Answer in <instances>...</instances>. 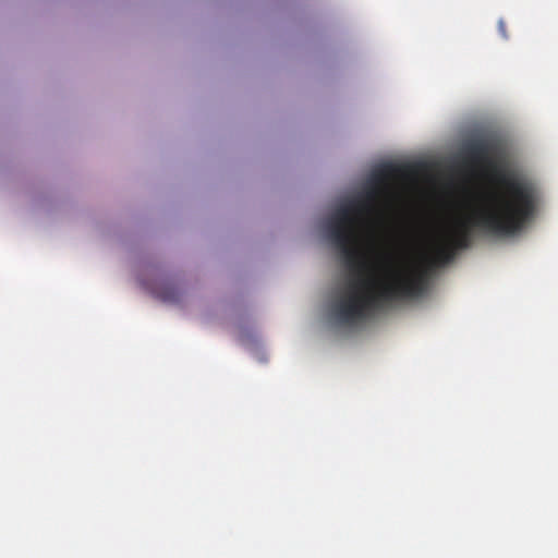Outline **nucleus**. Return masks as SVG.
Here are the masks:
<instances>
[{
    "label": "nucleus",
    "mask_w": 558,
    "mask_h": 558,
    "mask_svg": "<svg viewBox=\"0 0 558 558\" xmlns=\"http://www.w3.org/2000/svg\"><path fill=\"white\" fill-rule=\"evenodd\" d=\"M393 171L392 166L375 171L364 193L341 203L327 220L328 239L350 270L347 288L332 306L333 317L342 325L362 320L371 312L393 302L424 295L432 268L446 264L436 256L437 242L445 231L434 238L432 255H422L421 263L389 267L381 277L371 274V265L361 250L362 228L366 216L379 214L377 204Z\"/></svg>",
    "instance_id": "obj_1"
},
{
    "label": "nucleus",
    "mask_w": 558,
    "mask_h": 558,
    "mask_svg": "<svg viewBox=\"0 0 558 558\" xmlns=\"http://www.w3.org/2000/svg\"><path fill=\"white\" fill-rule=\"evenodd\" d=\"M466 160L472 165H489L492 185L476 194L469 204V214L459 218L436 245V256L449 263L458 248L470 244L471 229L478 228L497 236H512L522 231L534 218L538 191L526 177L500 169L489 160L486 142L477 141L465 148Z\"/></svg>",
    "instance_id": "obj_2"
},
{
    "label": "nucleus",
    "mask_w": 558,
    "mask_h": 558,
    "mask_svg": "<svg viewBox=\"0 0 558 558\" xmlns=\"http://www.w3.org/2000/svg\"><path fill=\"white\" fill-rule=\"evenodd\" d=\"M157 296L163 302H178L180 300V292L178 288L172 284H165L156 292Z\"/></svg>",
    "instance_id": "obj_3"
},
{
    "label": "nucleus",
    "mask_w": 558,
    "mask_h": 558,
    "mask_svg": "<svg viewBox=\"0 0 558 558\" xmlns=\"http://www.w3.org/2000/svg\"><path fill=\"white\" fill-rule=\"evenodd\" d=\"M498 29H499V33L501 34V36H502L504 38H507V34H506V23H505L502 20H500V21L498 22Z\"/></svg>",
    "instance_id": "obj_4"
}]
</instances>
